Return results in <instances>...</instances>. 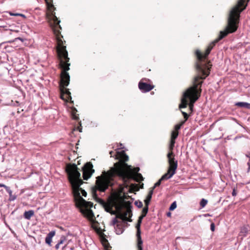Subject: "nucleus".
Wrapping results in <instances>:
<instances>
[{
  "instance_id": "15",
  "label": "nucleus",
  "mask_w": 250,
  "mask_h": 250,
  "mask_svg": "<svg viewBox=\"0 0 250 250\" xmlns=\"http://www.w3.org/2000/svg\"><path fill=\"white\" fill-rule=\"evenodd\" d=\"M141 224L137 223L136 228L137 229L136 237L137 239V247H143V241L142 240L141 234V231L140 229Z\"/></svg>"
},
{
  "instance_id": "37",
  "label": "nucleus",
  "mask_w": 250,
  "mask_h": 250,
  "mask_svg": "<svg viewBox=\"0 0 250 250\" xmlns=\"http://www.w3.org/2000/svg\"><path fill=\"white\" fill-rule=\"evenodd\" d=\"M237 195V192L236 189L234 188L232 192V195L233 196H235Z\"/></svg>"
},
{
  "instance_id": "29",
  "label": "nucleus",
  "mask_w": 250,
  "mask_h": 250,
  "mask_svg": "<svg viewBox=\"0 0 250 250\" xmlns=\"http://www.w3.org/2000/svg\"><path fill=\"white\" fill-rule=\"evenodd\" d=\"M148 207L145 206L142 210L141 215H143L144 216H146L148 212Z\"/></svg>"
},
{
  "instance_id": "31",
  "label": "nucleus",
  "mask_w": 250,
  "mask_h": 250,
  "mask_svg": "<svg viewBox=\"0 0 250 250\" xmlns=\"http://www.w3.org/2000/svg\"><path fill=\"white\" fill-rule=\"evenodd\" d=\"M66 237L64 236H62L61 237V239L59 241V242H58V243L61 245V244H62L64 243V242L66 241Z\"/></svg>"
},
{
  "instance_id": "36",
  "label": "nucleus",
  "mask_w": 250,
  "mask_h": 250,
  "mask_svg": "<svg viewBox=\"0 0 250 250\" xmlns=\"http://www.w3.org/2000/svg\"><path fill=\"white\" fill-rule=\"evenodd\" d=\"M9 195H10V198L9 199L10 200H14V197H12V196H11V194H12V191L11 190H7Z\"/></svg>"
},
{
  "instance_id": "6",
  "label": "nucleus",
  "mask_w": 250,
  "mask_h": 250,
  "mask_svg": "<svg viewBox=\"0 0 250 250\" xmlns=\"http://www.w3.org/2000/svg\"><path fill=\"white\" fill-rule=\"evenodd\" d=\"M175 143V141L170 140V144L168 147L169 151L167 154V158L168 167L177 169L178 161L175 160V154L173 152Z\"/></svg>"
},
{
  "instance_id": "38",
  "label": "nucleus",
  "mask_w": 250,
  "mask_h": 250,
  "mask_svg": "<svg viewBox=\"0 0 250 250\" xmlns=\"http://www.w3.org/2000/svg\"><path fill=\"white\" fill-rule=\"evenodd\" d=\"M123 197L124 199H128L129 197L126 193H124Z\"/></svg>"
},
{
  "instance_id": "3",
  "label": "nucleus",
  "mask_w": 250,
  "mask_h": 250,
  "mask_svg": "<svg viewBox=\"0 0 250 250\" xmlns=\"http://www.w3.org/2000/svg\"><path fill=\"white\" fill-rule=\"evenodd\" d=\"M61 30L54 29L53 30L57 42V52L60 60L59 65L62 69L59 86L62 91H65L67 92L62 94V96L64 95L69 96L70 91L66 87L68 85L70 82V76L67 71L70 69V63L68 62L69 58L68 57V52L66 49V46L64 45L65 41L62 40L63 36L61 34Z\"/></svg>"
},
{
  "instance_id": "28",
  "label": "nucleus",
  "mask_w": 250,
  "mask_h": 250,
  "mask_svg": "<svg viewBox=\"0 0 250 250\" xmlns=\"http://www.w3.org/2000/svg\"><path fill=\"white\" fill-rule=\"evenodd\" d=\"M208 203V201L205 199H202L200 203V206L202 208L205 207Z\"/></svg>"
},
{
  "instance_id": "21",
  "label": "nucleus",
  "mask_w": 250,
  "mask_h": 250,
  "mask_svg": "<svg viewBox=\"0 0 250 250\" xmlns=\"http://www.w3.org/2000/svg\"><path fill=\"white\" fill-rule=\"evenodd\" d=\"M153 192L152 191V190H150V191H149L146 199L145 200V206L148 207V205L152 198Z\"/></svg>"
},
{
  "instance_id": "48",
  "label": "nucleus",
  "mask_w": 250,
  "mask_h": 250,
  "mask_svg": "<svg viewBox=\"0 0 250 250\" xmlns=\"http://www.w3.org/2000/svg\"><path fill=\"white\" fill-rule=\"evenodd\" d=\"M0 186H1V187H5V186L4 185H0Z\"/></svg>"
},
{
  "instance_id": "41",
  "label": "nucleus",
  "mask_w": 250,
  "mask_h": 250,
  "mask_svg": "<svg viewBox=\"0 0 250 250\" xmlns=\"http://www.w3.org/2000/svg\"><path fill=\"white\" fill-rule=\"evenodd\" d=\"M142 220H140V219H138V222H137V223L140 224H141V223H142Z\"/></svg>"
},
{
  "instance_id": "34",
  "label": "nucleus",
  "mask_w": 250,
  "mask_h": 250,
  "mask_svg": "<svg viewBox=\"0 0 250 250\" xmlns=\"http://www.w3.org/2000/svg\"><path fill=\"white\" fill-rule=\"evenodd\" d=\"M210 229L212 231H214L215 230V224L213 223L210 225Z\"/></svg>"
},
{
  "instance_id": "50",
  "label": "nucleus",
  "mask_w": 250,
  "mask_h": 250,
  "mask_svg": "<svg viewBox=\"0 0 250 250\" xmlns=\"http://www.w3.org/2000/svg\"><path fill=\"white\" fill-rule=\"evenodd\" d=\"M17 113H20V112L19 111V110H18Z\"/></svg>"
},
{
  "instance_id": "22",
  "label": "nucleus",
  "mask_w": 250,
  "mask_h": 250,
  "mask_svg": "<svg viewBox=\"0 0 250 250\" xmlns=\"http://www.w3.org/2000/svg\"><path fill=\"white\" fill-rule=\"evenodd\" d=\"M34 215V211L32 210H30L24 213V217L27 220H30Z\"/></svg>"
},
{
  "instance_id": "7",
  "label": "nucleus",
  "mask_w": 250,
  "mask_h": 250,
  "mask_svg": "<svg viewBox=\"0 0 250 250\" xmlns=\"http://www.w3.org/2000/svg\"><path fill=\"white\" fill-rule=\"evenodd\" d=\"M119 177L122 179L124 183H126L131 179L134 180L137 182H140L144 180V178L141 173H133L130 171H128L127 173H124Z\"/></svg>"
},
{
  "instance_id": "46",
  "label": "nucleus",
  "mask_w": 250,
  "mask_h": 250,
  "mask_svg": "<svg viewBox=\"0 0 250 250\" xmlns=\"http://www.w3.org/2000/svg\"><path fill=\"white\" fill-rule=\"evenodd\" d=\"M66 245H66V244H65V245L63 247L62 249H64L65 248H66Z\"/></svg>"
},
{
  "instance_id": "13",
  "label": "nucleus",
  "mask_w": 250,
  "mask_h": 250,
  "mask_svg": "<svg viewBox=\"0 0 250 250\" xmlns=\"http://www.w3.org/2000/svg\"><path fill=\"white\" fill-rule=\"evenodd\" d=\"M80 208V212L86 218H87L90 222L94 221V215L90 209L89 208Z\"/></svg>"
},
{
  "instance_id": "27",
  "label": "nucleus",
  "mask_w": 250,
  "mask_h": 250,
  "mask_svg": "<svg viewBox=\"0 0 250 250\" xmlns=\"http://www.w3.org/2000/svg\"><path fill=\"white\" fill-rule=\"evenodd\" d=\"M91 222L92 223V228L95 230L98 231V229L97 225V224H98V222L95 220L94 221H91Z\"/></svg>"
},
{
  "instance_id": "44",
  "label": "nucleus",
  "mask_w": 250,
  "mask_h": 250,
  "mask_svg": "<svg viewBox=\"0 0 250 250\" xmlns=\"http://www.w3.org/2000/svg\"><path fill=\"white\" fill-rule=\"evenodd\" d=\"M17 21H20L21 22V23H22V19H21V18H19V20H17Z\"/></svg>"
},
{
  "instance_id": "24",
  "label": "nucleus",
  "mask_w": 250,
  "mask_h": 250,
  "mask_svg": "<svg viewBox=\"0 0 250 250\" xmlns=\"http://www.w3.org/2000/svg\"><path fill=\"white\" fill-rule=\"evenodd\" d=\"M139 188L138 187V185L132 184L130 186V187L129 189V191L130 192H132L135 191H138V190H139Z\"/></svg>"
},
{
  "instance_id": "12",
  "label": "nucleus",
  "mask_w": 250,
  "mask_h": 250,
  "mask_svg": "<svg viewBox=\"0 0 250 250\" xmlns=\"http://www.w3.org/2000/svg\"><path fill=\"white\" fill-rule=\"evenodd\" d=\"M144 79H142L138 84V87L140 90L143 92H147L151 91L154 86L149 83H147L143 82Z\"/></svg>"
},
{
  "instance_id": "42",
  "label": "nucleus",
  "mask_w": 250,
  "mask_h": 250,
  "mask_svg": "<svg viewBox=\"0 0 250 250\" xmlns=\"http://www.w3.org/2000/svg\"><path fill=\"white\" fill-rule=\"evenodd\" d=\"M113 153V152L112 151H110L109 154H110L111 157H112Z\"/></svg>"
},
{
  "instance_id": "20",
  "label": "nucleus",
  "mask_w": 250,
  "mask_h": 250,
  "mask_svg": "<svg viewBox=\"0 0 250 250\" xmlns=\"http://www.w3.org/2000/svg\"><path fill=\"white\" fill-rule=\"evenodd\" d=\"M140 170V168L138 167H134L133 168H132L131 166L128 165V167H127L125 170V172L127 173L128 171H130L132 172L133 173H139L138 171Z\"/></svg>"
},
{
  "instance_id": "5",
  "label": "nucleus",
  "mask_w": 250,
  "mask_h": 250,
  "mask_svg": "<svg viewBox=\"0 0 250 250\" xmlns=\"http://www.w3.org/2000/svg\"><path fill=\"white\" fill-rule=\"evenodd\" d=\"M45 1L48 11L46 15L47 18L49 20L50 24L52 29L53 31L54 30V29H62V27L60 25V21L59 20L55 15L54 10L56 9V8L53 4V0H45Z\"/></svg>"
},
{
  "instance_id": "9",
  "label": "nucleus",
  "mask_w": 250,
  "mask_h": 250,
  "mask_svg": "<svg viewBox=\"0 0 250 250\" xmlns=\"http://www.w3.org/2000/svg\"><path fill=\"white\" fill-rule=\"evenodd\" d=\"M93 165L90 162H87L83 167V180H87L91 177L95 170L93 168Z\"/></svg>"
},
{
  "instance_id": "33",
  "label": "nucleus",
  "mask_w": 250,
  "mask_h": 250,
  "mask_svg": "<svg viewBox=\"0 0 250 250\" xmlns=\"http://www.w3.org/2000/svg\"><path fill=\"white\" fill-rule=\"evenodd\" d=\"M135 205L139 208H141L143 207V203L142 202H136Z\"/></svg>"
},
{
  "instance_id": "19",
  "label": "nucleus",
  "mask_w": 250,
  "mask_h": 250,
  "mask_svg": "<svg viewBox=\"0 0 250 250\" xmlns=\"http://www.w3.org/2000/svg\"><path fill=\"white\" fill-rule=\"evenodd\" d=\"M235 105L239 108H244L250 109V104L246 102H238Z\"/></svg>"
},
{
  "instance_id": "39",
  "label": "nucleus",
  "mask_w": 250,
  "mask_h": 250,
  "mask_svg": "<svg viewBox=\"0 0 250 250\" xmlns=\"http://www.w3.org/2000/svg\"><path fill=\"white\" fill-rule=\"evenodd\" d=\"M60 244L59 243H58L56 246H55V248L56 249H58L60 247Z\"/></svg>"
},
{
  "instance_id": "32",
  "label": "nucleus",
  "mask_w": 250,
  "mask_h": 250,
  "mask_svg": "<svg viewBox=\"0 0 250 250\" xmlns=\"http://www.w3.org/2000/svg\"><path fill=\"white\" fill-rule=\"evenodd\" d=\"M121 221H119L117 218L116 217L114 219V220H113V225H116L117 224H118L120 222H121Z\"/></svg>"
},
{
  "instance_id": "10",
  "label": "nucleus",
  "mask_w": 250,
  "mask_h": 250,
  "mask_svg": "<svg viewBox=\"0 0 250 250\" xmlns=\"http://www.w3.org/2000/svg\"><path fill=\"white\" fill-rule=\"evenodd\" d=\"M132 215V211L130 207H129L127 208L126 211L124 213L121 211H119L116 215V218H119L122 220V222L125 221L131 222L132 220L130 219Z\"/></svg>"
},
{
  "instance_id": "40",
  "label": "nucleus",
  "mask_w": 250,
  "mask_h": 250,
  "mask_svg": "<svg viewBox=\"0 0 250 250\" xmlns=\"http://www.w3.org/2000/svg\"><path fill=\"white\" fill-rule=\"evenodd\" d=\"M145 216H144L143 215H141L139 217V219L140 220H142L143 219L144 217H145Z\"/></svg>"
},
{
  "instance_id": "18",
  "label": "nucleus",
  "mask_w": 250,
  "mask_h": 250,
  "mask_svg": "<svg viewBox=\"0 0 250 250\" xmlns=\"http://www.w3.org/2000/svg\"><path fill=\"white\" fill-rule=\"evenodd\" d=\"M124 222L121 221L118 224L116 225L115 229L116 233L120 234L123 233L124 231Z\"/></svg>"
},
{
  "instance_id": "8",
  "label": "nucleus",
  "mask_w": 250,
  "mask_h": 250,
  "mask_svg": "<svg viewBox=\"0 0 250 250\" xmlns=\"http://www.w3.org/2000/svg\"><path fill=\"white\" fill-rule=\"evenodd\" d=\"M176 170L177 169L176 168L168 167L167 172L162 176L157 182L155 184L154 187L152 188L150 190H152V191L153 192L154 189L156 187L159 186L162 181L171 178L176 173Z\"/></svg>"
},
{
  "instance_id": "30",
  "label": "nucleus",
  "mask_w": 250,
  "mask_h": 250,
  "mask_svg": "<svg viewBox=\"0 0 250 250\" xmlns=\"http://www.w3.org/2000/svg\"><path fill=\"white\" fill-rule=\"evenodd\" d=\"M176 207H177L176 203V202H174L173 203H172L171 204L169 209L170 210H173L174 209L176 208Z\"/></svg>"
},
{
  "instance_id": "43",
  "label": "nucleus",
  "mask_w": 250,
  "mask_h": 250,
  "mask_svg": "<svg viewBox=\"0 0 250 250\" xmlns=\"http://www.w3.org/2000/svg\"><path fill=\"white\" fill-rule=\"evenodd\" d=\"M138 250H143V247L137 248Z\"/></svg>"
},
{
  "instance_id": "23",
  "label": "nucleus",
  "mask_w": 250,
  "mask_h": 250,
  "mask_svg": "<svg viewBox=\"0 0 250 250\" xmlns=\"http://www.w3.org/2000/svg\"><path fill=\"white\" fill-rule=\"evenodd\" d=\"M60 90H61V98L63 100H64V101H66V102H68L71 99L70 92V94H69V96H67L66 95H64L63 96H62V94H64L65 93H66L67 92L65 91H62V89H60Z\"/></svg>"
},
{
  "instance_id": "49",
  "label": "nucleus",
  "mask_w": 250,
  "mask_h": 250,
  "mask_svg": "<svg viewBox=\"0 0 250 250\" xmlns=\"http://www.w3.org/2000/svg\"><path fill=\"white\" fill-rule=\"evenodd\" d=\"M71 109H74V110H76V108L73 107V108H72Z\"/></svg>"
},
{
  "instance_id": "2",
  "label": "nucleus",
  "mask_w": 250,
  "mask_h": 250,
  "mask_svg": "<svg viewBox=\"0 0 250 250\" xmlns=\"http://www.w3.org/2000/svg\"><path fill=\"white\" fill-rule=\"evenodd\" d=\"M116 159H118L119 162L114 165V167H111L109 170L102 172V174L96 178V185L91 189V192L94 197L97 198V191L104 192L109 186H111L114 178L117 176L119 177L125 172V168L128 167L126 163L128 160V157L124 150L118 151L116 153Z\"/></svg>"
},
{
  "instance_id": "17",
  "label": "nucleus",
  "mask_w": 250,
  "mask_h": 250,
  "mask_svg": "<svg viewBox=\"0 0 250 250\" xmlns=\"http://www.w3.org/2000/svg\"><path fill=\"white\" fill-rule=\"evenodd\" d=\"M55 232L54 231H50L46 236L45 238V243L49 246H51V242L52 237L55 235Z\"/></svg>"
},
{
  "instance_id": "35",
  "label": "nucleus",
  "mask_w": 250,
  "mask_h": 250,
  "mask_svg": "<svg viewBox=\"0 0 250 250\" xmlns=\"http://www.w3.org/2000/svg\"><path fill=\"white\" fill-rule=\"evenodd\" d=\"M16 40L17 41V40H19L21 42H24V41H25L26 42L27 41L26 40L24 39H23V38H21V37H18L16 38Z\"/></svg>"
},
{
  "instance_id": "11",
  "label": "nucleus",
  "mask_w": 250,
  "mask_h": 250,
  "mask_svg": "<svg viewBox=\"0 0 250 250\" xmlns=\"http://www.w3.org/2000/svg\"><path fill=\"white\" fill-rule=\"evenodd\" d=\"M76 192L78 195V201L76 202V206L79 208H90L93 206V203L90 202H86L84 200L80 195V193H78V189L76 190Z\"/></svg>"
},
{
  "instance_id": "1",
  "label": "nucleus",
  "mask_w": 250,
  "mask_h": 250,
  "mask_svg": "<svg viewBox=\"0 0 250 250\" xmlns=\"http://www.w3.org/2000/svg\"><path fill=\"white\" fill-rule=\"evenodd\" d=\"M249 0H238L237 4L229 12L225 30L220 32L218 37L207 46L204 52L199 49L195 50L196 61L194 66L196 75L193 80L192 84H202L204 80L209 75L212 65L211 61L208 59L209 54L219 41L229 34L233 33L237 30L240 14L246 9Z\"/></svg>"
},
{
  "instance_id": "25",
  "label": "nucleus",
  "mask_w": 250,
  "mask_h": 250,
  "mask_svg": "<svg viewBox=\"0 0 250 250\" xmlns=\"http://www.w3.org/2000/svg\"><path fill=\"white\" fill-rule=\"evenodd\" d=\"M179 134V132L177 130H173L171 132L170 140L175 141Z\"/></svg>"
},
{
  "instance_id": "45",
  "label": "nucleus",
  "mask_w": 250,
  "mask_h": 250,
  "mask_svg": "<svg viewBox=\"0 0 250 250\" xmlns=\"http://www.w3.org/2000/svg\"><path fill=\"white\" fill-rule=\"evenodd\" d=\"M170 215H171V213L170 212H168V213H167V216H170Z\"/></svg>"
},
{
  "instance_id": "14",
  "label": "nucleus",
  "mask_w": 250,
  "mask_h": 250,
  "mask_svg": "<svg viewBox=\"0 0 250 250\" xmlns=\"http://www.w3.org/2000/svg\"><path fill=\"white\" fill-rule=\"evenodd\" d=\"M77 111L78 110H71L70 114L72 119L78 122L79 126L77 127V130L81 132H82V123L81 121H80L79 115L77 113Z\"/></svg>"
},
{
  "instance_id": "16",
  "label": "nucleus",
  "mask_w": 250,
  "mask_h": 250,
  "mask_svg": "<svg viewBox=\"0 0 250 250\" xmlns=\"http://www.w3.org/2000/svg\"><path fill=\"white\" fill-rule=\"evenodd\" d=\"M182 113L184 117L185 120L183 121H181L179 124H177L174 127V130H178L181 128V126L185 124L186 121L188 119L189 115L187 113L183 112L182 111Z\"/></svg>"
},
{
  "instance_id": "47",
  "label": "nucleus",
  "mask_w": 250,
  "mask_h": 250,
  "mask_svg": "<svg viewBox=\"0 0 250 250\" xmlns=\"http://www.w3.org/2000/svg\"><path fill=\"white\" fill-rule=\"evenodd\" d=\"M11 15L16 16V14H10Z\"/></svg>"
},
{
  "instance_id": "4",
  "label": "nucleus",
  "mask_w": 250,
  "mask_h": 250,
  "mask_svg": "<svg viewBox=\"0 0 250 250\" xmlns=\"http://www.w3.org/2000/svg\"><path fill=\"white\" fill-rule=\"evenodd\" d=\"M65 171L68 175V180L73 188L75 204H76V202L78 201L79 199L78 195L76 194L77 189L79 193L80 191H81L83 196L86 197L87 195L86 192L80 187L83 183V182L80 178L81 174L78 171L77 166L75 164H67Z\"/></svg>"
},
{
  "instance_id": "26",
  "label": "nucleus",
  "mask_w": 250,
  "mask_h": 250,
  "mask_svg": "<svg viewBox=\"0 0 250 250\" xmlns=\"http://www.w3.org/2000/svg\"><path fill=\"white\" fill-rule=\"evenodd\" d=\"M19 18H21L22 22H25L27 18L24 14L17 13V20H19Z\"/></svg>"
}]
</instances>
